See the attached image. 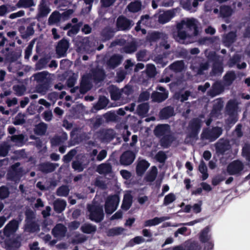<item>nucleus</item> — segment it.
I'll list each match as a JSON object with an SVG mask.
<instances>
[{"label":"nucleus","mask_w":250,"mask_h":250,"mask_svg":"<svg viewBox=\"0 0 250 250\" xmlns=\"http://www.w3.org/2000/svg\"><path fill=\"white\" fill-rule=\"evenodd\" d=\"M236 78V76L233 71L227 72L223 77L225 83L227 85H231Z\"/></svg>","instance_id":"36"},{"label":"nucleus","mask_w":250,"mask_h":250,"mask_svg":"<svg viewBox=\"0 0 250 250\" xmlns=\"http://www.w3.org/2000/svg\"><path fill=\"white\" fill-rule=\"evenodd\" d=\"M88 74L91 77L94 83L96 84L103 81L105 77L104 70L98 66L92 68Z\"/></svg>","instance_id":"8"},{"label":"nucleus","mask_w":250,"mask_h":250,"mask_svg":"<svg viewBox=\"0 0 250 250\" xmlns=\"http://www.w3.org/2000/svg\"><path fill=\"white\" fill-rule=\"evenodd\" d=\"M201 127V120L198 118H193L188 124L189 131L188 134V137L189 138L197 140Z\"/></svg>","instance_id":"6"},{"label":"nucleus","mask_w":250,"mask_h":250,"mask_svg":"<svg viewBox=\"0 0 250 250\" xmlns=\"http://www.w3.org/2000/svg\"><path fill=\"white\" fill-rule=\"evenodd\" d=\"M223 90L222 86L220 83H214L211 89L208 91V94L212 97L219 94Z\"/></svg>","instance_id":"34"},{"label":"nucleus","mask_w":250,"mask_h":250,"mask_svg":"<svg viewBox=\"0 0 250 250\" xmlns=\"http://www.w3.org/2000/svg\"><path fill=\"white\" fill-rule=\"evenodd\" d=\"M40 83H41L37 86V91L42 94L46 93L50 87V80L45 81L43 82H41Z\"/></svg>","instance_id":"40"},{"label":"nucleus","mask_w":250,"mask_h":250,"mask_svg":"<svg viewBox=\"0 0 250 250\" xmlns=\"http://www.w3.org/2000/svg\"><path fill=\"white\" fill-rule=\"evenodd\" d=\"M176 199V196L173 193H169L165 196L163 201V205L167 206L173 202Z\"/></svg>","instance_id":"59"},{"label":"nucleus","mask_w":250,"mask_h":250,"mask_svg":"<svg viewBox=\"0 0 250 250\" xmlns=\"http://www.w3.org/2000/svg\"><path fill=\"white\" fill-rule=\"evenodd\" d=\"M10 146L4 143L0 146V157H5L7 155Z\"/></svg>","instance_id":"61"},{"label":"nucleus","mask_w":250,"mask_h":250,"mask_svg":"<svg viewBox=\"0 0 250 250\" xmlns=\"http://www.w3.org/2000/svg\"><path fill=\"white\" fill-rule=\"evenodd\" d=\"M86 240L87 238L85 236L79 234L75 235L71 240V243L74 245L82 244Z\"/></svg>","instance_id":"58"},{"label":"nucleus","mask_w":250,"mask_h":250,"mask_svg":"<svg viewBox=\"0 0 250 250\" xmlns=\"http://www.w3.org/2000/svg\"><path fill=\"white\" fill-rule=\"evenodd\" d=\"M58 166L57 164L45 162L40 164L38 168L40 171L44 173H48L54 171Z\"/></svg>","instance_id":"19"},{"label":"nucleus","mask_w":250,"mask_h":250,"mask_svg":"<svg viewBox=\"0 0 250 250\" xmlns=\"http://www.w3.org/2000/svg\"><path fill=\"white\" fill-rule=\"evenodd\" d=\"M132 204V197L130 194L125 195L124 196L121 208L125 210H128L131 207Z\"/></svg>","instance_id":"31"},{"label":"nucleus","mask_w":250,"mask_h":250,"mask_svg":"<svg viewBox=\"0 0 250 250\" xmlns=\"http://www.w3.org/2000/svg\"><path fill=\"white\" fill-rule=\"evenodd\" d=\"M150 164L146 160L143 159L138 162L136 167V172L138 176H142L148 168Z\"/></svg>","instance_id":"18"},{"label":"nucleus","mask_w":250,"mask_h":250,"mask_svg":"<svg viewBox=\"0 0 250 250\" xmlns=\"http://www.w3.org/2000/svg\"><path fill=\"white\" fill-rule=\"evenodd\" d=\"M127 8L130 12H137L141 10V4L140 2H132L128 5Z\"/></svg>","instance_id":"51"},{"label":"nucleus","mask_w":250,"mask_h":250,"mask_svg":"<svg viewBox=\"0 0 250 250\" xmlns=\"http://www.w3.org/2000/svg\"><path fill=\"white\" fill-rule=\"evenodd\" d=\"M101 36L104 41L110 40L114 36V31L109 27H105L101 32Z\"/></svg>","instance_id":"29"},{"label":"nucleus","mask_w":250,"mask_h":250,"mask_svg":"<svg viewBox=\"0 0 250 250\" xmlns=\"http://www.w3.org/2000/svg\"><path fill=\"white\" fill-rule=\"evenodd\" d=\"M50 9L46 4L42 3L40 5L39 13L37 15V17L39 18H41L46 17L50 12Z\"/></svg>","instance_id":"42"},{"label":"nucleus","mask_w":250,"mask_h":250,"mask_svg":"<svg viewBox=\"0 0 250 250\" xmlns=\"http://www.w3.org/2000/svg\"><path fill=\"white\" fill-rule=\"evenodd\" d=\"M1 53L4 55L5 60L8 62H13L17 61L21 56L20 52L15 51H10V48L6 47L1 51Z\"/></svg>","instance_id":"15"},{"label":"nucleus","mask_w":250,"mask_h":250,"mask_svg":"<svg viewBox=\"0 0 250 250\" xmlns=\"http://www.w3.org/2000/svg\"><path fill=\"white\" fill-rule=\"evenodd\" d=\"M237 104L233 100H229L226 106V111L228 115H233L236 109Z\"/></svg>","instance_id":"44"},{"label":"nucleus","mask_w":250,"mask_h":250,"mask_svg":"<svg viewBox=\"0 0 250 250\" xmlns=\"http://www.w3.org/2000/svg\"><path fill=\"white\" fill-rule=\"evenodd\" d=\"M83 25L82 22H79L77 24H75L71 26V28L67 32V35L69 36L76 35L79 31L81 27Z\"/></svg>","instance_id":"52"},{"label":"nucleus","mask_w":250,"mask_h":250,"mask_svg":"<svg viewBox=\"0 0 250 250\" xmlns=\"http://www.w3.org/2000/svg\"><path fill=\"white\" fill-rule=\"evenodd\" d=\"M22 220V215L19 214L16 219L11 220L5 226V232L8 233H16Z\"/></svg>","instance_id":"10"},{"label":"nucleus","mask_w":250,"mask_h":250,"mask_svg":"<svg viewBox=\"0 0 250 250\" xmlns=\"http://www.w3.org/2000/svg\"><path fill=\"white\" fill-rule=\"evenodd\" d=\"M135 158V154L131 150H126L120 156V162L122 165L129 166L133 163Z\"/></svg>","instance_id":"16"},{"label":"nucleus","mask_w":250,"mask_h":250,"mask_svg":"<svg viewBox=\"0 0 250 250\" xmlns=\"http://www.w3.org/2000/svg\"><path fill=\"white\" fill-rule=\"evenodd\" d=\"M25 215V223L22 234H16L13 232L8 233L5 232V228L0 230V243H3V248L6 250H17L21 245V237L26 240L29 238L26 235L31 233V209H26Z\"/></svg>","instance_id":"1"},{"label":"nucleus","mask_w":250,"mask_h":250,"mask_svg":"<svg viewBox=\"0 0 250 250\" xmlns=\"http://www.w3.org/2000/svg\"><path fill=\"white\" fill-rule=\"evenodd\" d=\"M244 169V165L239 160H235L230 163L227 166V171L230 175L240 176Z\"/></svg>","instance_id":"7"},{"label":"nucleus","mask_w":250,"mask_h":250,"mask_svg":"<svg viewBox=\"0 0 250 250\" xmlns=\"http://www.w3.org/2000/svg\"><path fill=\"white\" fill-rule=\"evenodd\" d=\"M97 171L100 174H108L112 172V166L109 163H103L99 165L97 168Z\"/></svg>","instance_id":"24"},{"label":"nucleus","mask_w":250,"mask_h":250,"mask_svg":"<svg viewBox=\"0 0 250 250\" xmlns=\"http://www.w3.org/2000/svg\"><path fill=\"white\" fill-rule=\"evenodd\" d=\"M13 89L15 92V94L18 96H21L24 95L26 90V88L23 85H15L13 87Z\"/></svg>","instance_id":"56"},{"label":"nucleus","mask_w":250,"mask_h":250,"mask_svg":"<svg viewBox=\"0 0 250 250\" xmlns=\"http://www.w3.org/2000/svg\"><path fill=\"white\" fill-rule=\"evenodd\" d=\"M119 201V196L117 194L108 196L104 204L105 213L108 215L112 214L117 209Z\"/></svg>","instance_id":"5"},{"label":"nucleus","mask_w":250,"mask_h":250,"mask_svg":"<svg viewBox=\"0 0 250 250\" xmlns=\"http://www.w3.org/2000/svg\"><path fill=\"white\" fill-rule=\"evenodd\" d=\"M220 15L222 18H228L231 16L233 10L229 5H223L220 7Z\"/></svg>","instance_id":"28"},{"label":"nucleus","mask_w":250,"mask_h":250,"mask_svg":"<svg viewBox=\"0 0 250 250\" xmlns=\"http://www.w3.org/2000/svg\"><path fill=\"white\" fill-rule=\"evenodd\" d=\"M19 31L21 33V37L22 39H27L31 35V23L27 26L26 31H25L24 27L21 26Z\"/></svg>","instance_id":"53"},{"label":"nucleus","mask_w":250,"mask_h":250,"mask_svg":"<svg viewBox=\"0 0 250 250\" xmlns=\"http://www.w3.org/2000/svg\"><path fill=\"white\" fill-rule=\"evenodd\" d=\"M188 36L187 32L183 30L177 31L176 35L173 34L174 39L179 42L185 40Z\"/></svg>","instance_id":"62"},{"label":"nucleus","mask_w":250,"mask_h":250,"mask_svg":"<svg viewBox=\"0 0 250 250\" xmlns=\"http://www.w3.org/2000/svg\"><path fill=\"white\" fill-rule=\"evenodd\" d=\"M20 164L16 163L11 167L7 174V179L14 182L19 181L21 175V168L19 167Z\"/></svg>","instance_id":"9"},{"label":"nucleus","mask_w":250,"mask_h":250,"mask_svg":"<svg viewBox=\"0 0 250 250\" xmlns=\"http://www.w3.org/2000/svg\"><path fill=\"white\" fill-rule=\"evenodd\" d=\"M48 73L46 71H42L34 74L32 75V77L34 78V80L38 83L43 82L49 79L47 78Z\"/></svg>","instance_id":"41"},{"label":"nucleus","mask_w":250,"mask_h":250,"mask_svg":"<svg viewBox=\"0 0 250 250\" xmlns=\"http://www.w3.org/2000/svg\"><path fill=\"white\" fill-rule=\"evenodd\" d=\"M166 220L165 218L164 217H154V218L152 219H149L146 220L144 222V227H151L153 226H156L161 222H163Z\"/></svg>","instance_id":"37"},{"label":"nucleus","mask_w":250,"mask_h":250,"mask_svg":"<svg viewBox=\"0 0 250 250\" xmlns=\"http://www.w3.org/2000/svg\"><path fill=\"white\" fill-rule=\"evenodd\" d=\"M124 229L122 227H115L109 229L106 231V235L108 237H113L121 234Z\"/></svg>","instance_id":"45"},{"label":"nucleus","mask_w":250,"mask_h":250,"mask_svg":"<svg viewBox=\"0 0 250 250\" xmlns=\"http://www.w3.org/2000/svg\"><path fill=\"white\" fill-rule=\"evenodd\" d=\"M174 115L173 107L167 106L162 108L159 112V117L162 120L168 119Z\"/></svg>","instance_id":"21"},{"label":"nucleus","mask_w":250,"mask_h":250,"mask_svg":"<svg viewBox=\"0 0 250 250\" xmlns=\"http://www.w3.org/2000/svg\"><path fill=\"white\" fill-rule=\"evenodd\" d=\"M199 171L202 174V180H206L208 176V169L205 163L203 160H201L198 167Z\"/></svg>","instance_id":"46"},{"label":"nucleus","mask_w":250,"mask_h":250,"mask_svg":"<svg viewBox=\"0 0 250 250\" xmlns=\"http://www.w3.org/2000/svg\"><path fill=\"white\" fill-rule=\"evenodd\" d=\"M62 19L61 14L58 11H55L50 15L48 19V23L50 25L58 23Z\"/></svg>","instance_id":"38"},{"label":"nucleus","mask_w":250,"mask_h":250,"mask_svg":"<svg viewBox=\"0 0 250 250\" xmlns=\"http://www.w3.org/2000/svg\"><path fill=\"white\" fill-rule=\"evenodd\" d=\"M87 210L89 212V219L96 223L102 222L104 217L103 206L98 203H93L87 205Z\"/></svg>","instance_id":"3"},{"label":"nucleus","mask_w":250,"mask_h":250,"mask_svg":"<svg viewBox=\"0 0 250 250\" xmlns=\"http://www.w3.org/2000/svg\"><path fill=\"white\" fill-rule=\"evenodd\" d=\"M91 81L92 80L88 74H84L82 77L80 84L81 94H84L91 89L92 87Z\"/></svg>","instance_id":"13"},{"label":"nucleus","mask_w":250,"mask_h":250,"mask_svg":"<svg viewBox=\"0 0 250 250\" xmlns=\"http://www.w3.org/2000/svg\"><path fill=\"white\" fill-rule=\"evenodd\" d=\"M97 137L102 142H109L115 137V132L112 129H101L97 133Z\"/></svg>","instance_id":"12"},{"label":"nucleus","mask_w":250,"mask_h":250,"mask_svg":"<svg viewBox=\"0 0 250 250\" xmlns=\"http://www.w3.org/2000/svg\"><path fill=\"white\" fill-rule=\"evenodd\" d=\"M108 103L109 100L106 97L104 96L100 97L97 103L98 109H101L105 108L107 105Z\"/></svg>","instance_id":"55"},{"label":"nucleus","mask_w":250,"mask_h":250,"mask_svg":"<svg viewBox=\"0 0 250 250\" xmlns=\"http://www.w3.org/2000/svg\"><path fill=\"white\" fill-rule=\"evenodd\" d=\"M161 37V34L158 32H153L147 35L146 41L150 42H154L159 40Z\"/></svg>","instance_id":"57"},{"label":"nucleus","mask_w":250,"mask_h":250,"mask_svg":"<svg viewBox=\"0 0 250 250\" xmlns=\"http://www.w3.org/2000/svg\"><path fill=\"white\" fill-rule=\"evenodd\" d=\"M76 153L77 151L75 149L70 150L66 155L63 156V161L65 163L70 162Z\"/></svg>","instance_id":"60"},{"label":"nucleus","mask_w":250,"mask_h":250,"mask_svg":"<svg viewBox=\"0 0 250 250\" xmlns=\"http://www.w3.org/2000/svg\"><path fill=\"white\" fill-rule=\"evenodd\" d=\"M10 194L9 188L6 186L3 185L0 187V200L8 198Z\"/></svg>","instance_id":"48"},{"label":"nucleus","mask_w":250,"mask_h":250,"mask_svg":"<svg viewBox=\"0 0 250 250\" xmlns=\"http://www.w3.org/2000/svg\"><path fill=\"white\" fill-rule=\"evenodd\" d=\"M69 47V42L67 40L63 38L60 40L56 47V53L58 57L59 58L65 57Z\"/></svg>","instance_id":"11"},{"label":"nucleus","mask_w":250,"mask_h":250,"mask_svg":"<svg viewBox=\"0 0 250 250\" xmlns=\"http://www.w3.org/2000/svg\"><path fill=\"white\" fill-rule=\"evenodd\" d=\"M146 73L147 76L150 78L155 77L156 75V69L155 65L152 64H147Z\"/></svg>","instance_id":"63"},{"label":"nucleus","mask_w":250,"mask_h":250,"mask_svg":"<svg viewBox=\"0 0 250 250\" xmlns=\"http://www.w3.org/2000/svg\"><path fill=\"white\" fill-rule=\"evenodd\" d=\"M168 96V92H159L155 91L152 93L151 98L153 102L160 103L166 100Z\"/></svg>","instance_id":"23"},{"label":"nucleus","mask_w":250,"mask_h":250,"mask_svg":"<svg viewBox=\"0 0 250 250\" xmlns=\"http://www.w3.org/2000/svg\"><path fill=\"white\" fill-rule=\"evenodd\" d=\"M242 154L247 161L250 162V144H245L242 150Z\"/></svg>","instance_id":"54"},{"label":"nucleus","mask_w":250,"mask_h":250,"mask_svg":"<svg viewBox=\"0 0 250 250\" xmlns=\"http://www.w3.org/2000/svg\"><path fill=\"white\" fill-rule=\"evenodd\" d=\"M222 131V128L218 126L213 127L212 128H205L201 134V138L213 142L221 136Z\"/></svg>","instance_id":"4"},{"label":"nucleus","mask_w":250,"mask_h":250,"mask_svg":"<svg viewBox=\"0 0 250 250\" xmlns=\"http://www.w3.org/2000/svg\"><path fill=\"white\" fill-rule=\"evenodd\" d=\"M122 57L118 54H114L107 62V65L110 69H114L119 65L122 60Z\"/></svg>","instance_id":"17"},{"label":"nucleus","mask_w":250,"mask_h":250,"mask_svg":"<svg viewBox=\"0 0 250 250\" xmlns=\"http://www.w3.org/2000/svg\"><path fill=\"white\" fill-rule=\"evenodd\" d=\"M66 227L62 224H58L52 230V234L55 237H64L66 232Z\"/></svg>","instance_id":"20"},{"label":"nucleus","mask_w":250,"mask_h":250,"mask_svg":"<svg viewBox=\"0 0 250 250\" xmlns=\"http://www.w3.org/2000/svg\"><path fill=\"white\" fill-rule=\"evenodd\" d=\"M184 67L185 63L183 60L175 61L169 66V69L176 73L182 71Z\"/></svg>","instance_id":"26"},{"label":"nucleus","mask_w":250,"mask_h":250,"mask_svg":"<svg viewBox=\"0 0 250 250\" xmlns=\"http://www.w3.org/2000/svg\"><path fill=\"white\" fill-rule=\"evenodd\" d=\"M11 141L17 146H21L24 140V136L22 134L14 135L10 137Z\"/></svg>","instance_id":"50"},{"label":"nucleus","mask_w":250,"mask_h":250,"mask_svg":"<svg viewBox=\"0 0 250 250\" xmlns=\"http://www.w3.org/2000/svg\"><path fill=\"white\" fill-rule=\"evenodd\" d=\"M153 132L156 137L160 139V144L163 148L169 147L175 139L168 124H158Z\"/></svg>","instance_id":"2"},{"label":"nucleus","mask_w":250,"mask_h":250,"mask_svg":"<svg viewBox=\"0 0 250 250\" xmlns=\"http://www.w3.org/2000/svg\"><path fill=\"white\" fill-rule=\"evenodd\" d=\"M236 33L235 31H230L223 38V42L226 45L229 46L236 40Z\"/></svg>","instance_id":"27"},{"label":"nucleus","mask_w":250,"mask_h":250,"mask_svg":"<svg viewBox=\"0 0 250 250\" xmlns=\"http://www.w3.org/2000/svg\"><path fill=\"white\" fill-rule=\"evenodd\" d=\"M47 128V125L41 122L35 125L34 131L35 134L40 136L44 135Z\"/></svg>","instance_id":"30"},{"label":"nucleus","mask_w":250,"mask_h":250,"mask_svg":"<svg viewBox=\"0 0 250 250\" xmlns=\"http://www.w3.org/2000/svg\"><path fill=\"white\" fill-rule=\"evenodd\" d=\"M175 16V13L171 10H167L158 16V21L161 24L168 22Z\"/></svg>","instance_id":"22"},{"label":"nucleus","mask_w":250,"mask_h":250,"mask_svg":"<svg viewBox=\"0 0 250 250\" xmlns=\"http://www.w3.org/2000/svg\"><path fill=\"white\" fill-rule=\"evenodd\" d=\"M96 229L97 228L96 226L93 225L90 223L84 224L81 228V231L86 234L95 233Z\"/></svg>","instance_id":"39"},{"label":"nucleus","mask_w":250,"mask_h":250,"mask_svg":"<svg viewBox=\"0 0 250 250\" xmlns=\"http://www.w3.org/2000/svg\"><path fill=\"white\" fill-rule=\"evenodd\" d=\"M132 21L124 16H119L116 21V26L118 30H129L132 26Z\"/></svg>","instance_id":"14"},{"label":"nucleus","mask_w":250,"mask_h":250,"mask_svg":"<svg viewBox=\"0 0 250 250\" xmlns=\"http://www.w3.org/2000/svg\"><path fill=\"white\" fill-rule=\"evenodd\" d=\"M223 71V67L222 64L219 62L213 63L212 68V73L214 75H219Z\"/></svg>","instance_id":"47"},{"label":"nucleus","mask_w":250,"mask_h":250,"mask_svg":"<svg viewBox=\"0 0 250 250\" xmlns=\"http://www.w3.org/2000/svg\"><path fill=\"white\" fill-rule=\"evenodd\" d=\"M69 193V189L68 186L62 185L57 190L56 194L59 196L66 197Z\"/></svg>","instance_id":"49"},{"label":"nucleus","mask_w":250,"mask_h":250,"mask_svg":"<svg viewBox=\"0 0 250 250\" xmlns=\"http://www.w3.org/2000/svg\"><path fill=\"white\" fill-rule=\"evenodd\" d=\"M186 27L190 30L193 29L194 35L196 36L198 34V26L195 23V20L194 19H188L185 21Z\"/></svg>","instance_id":"43"},{"label":"nucleus","mask_w":250,"mask_h":250,"mask_svg":"<svg viewBox=\"0 0 250 250\" xmlns=\"http://www.w3.org/2000/svg\"><path fill=\"white\" fill-rule=\"evenodd\" d=\"M230 146L229 142L225 140L223 142H218L216 145V150L218 153L224 154L227 150H229Z\"/></svg>","instance_id":"25"},{"label":"nucleus","mask_w":250,"mask_h":250,"mask_svg":"<svg viewBox=\"0 0 250 250\" xmlns=\"http://www.w3.org/2000/svg\"><path fill=\"white\" fill-rule=\"evenodd\" d=\"M209 229L208 227L205 228L200 232L199 240L202 243H206L211 239V235L209 234Z\"/></svg>","instance_id":"32"},{"label":"nucleus","mask_w":250,"mask_h":250,"mask_svg":"<svg viewBox=\"0 0 250 250\" xmlns=\"http://www.w3.org/2000/svg\"><path fill=\"white\" fill-rule=\"evenodd\" d=\"M158 173L157 168L155 166H153L151 168L150 170L148 172L145 177V180L146 182H153Z\"/></svg>","instance_id":"33"},{"label":"nucleus","mask_w":250,"mask_h":250,"mask_svg":"<svg viewBox=\"0 0 250 250\" xmlns=\"http://www.w3.org/2000/svg\"><path fill=\"white\" fill-rule=\"evenodd\" d=\"M72 167L74 170L78 172H82L83 170L84 167L82 162L79 160H75L73 161L71 164Z\"/></svg>","instance_id":"64"},{"label":"nucleus","mask_w":250,"mask_h":250,"mask_svg":"<svg viewBox=\"0 0 250 250\" xmlns=\"http://www.w3.org/2000/svg\"><path fill=\"white\" fill-rule=\"evenodd\" d=\"M66 202L63 200L57 199L54 203V209L57 213H61L65 208Z\"/></svg>","instance_id":"35"}]
</instances>
